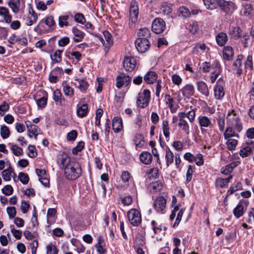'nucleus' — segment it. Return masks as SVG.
I'll return each mask as SVG.
<instances>
[{"instance_id": "obj_1", "label": "nucleus", "mask_w": 254, "mask_h": 254, "mask_svg": "<svg viewBox=\"0 0 254 254\" xmlns=\"http://www.w3.org/2000/svg\"><path fill=\"white\" fill-rule=\"evenodd\" d=\"M60 169L64 170L65 178L68 180H75L81 175L82 169L80 164L72 159L66 153L63 152L57 160Z\"/></svg>"}, {"instance_id": "obj_2", "label": "nucleus", "mask_w": 254, "mask_h": 254, "mask_svg": "<svg viewBox=\"0 0 254 254\" xmlns=\"http://www.w3.org/2000/svg\"><path fill=\"white\" fill-rule=\"evenodd\" d=\"M227 124L229 126H232L235 129L240 132L243 128L242 124L239 114L234 110L231 109L228 112L226 116Z\"/></svg>"}, {"instance_id": "obj_3", "label": "nucleus", "mask_w": 254, "mask_h": 254, "mask_svg": "<svg viewBox=\"0 0 254 254\" xmlns=\"http://www.w3.org/2000/svg\"><path fill=\"white\" fill-rule=\"evenodd\" d=\"M127 217L130 223L134 226H138L141 223V214L136 209L132 208L129 210Z\"/></svg>"}, {"instance_id": "obj_4", "label": "nucleus", "mask_w": 254, "mask_h": 254, "mask_svg": "<svg viewBox=\"0 0 254 254\" xmlns=\"http://www.w3.org/2000/svg\"><path fill=\"white\" fill-rule=\"evenodd\" d=\"M150 100V92L148 89H144L142 93L138 94L136 101L137 106L141 108L147 107Z\"/></svg>"}, {"instance_id": "obj_5", "label": "nucleus", "mask_w": 254, "mask_h": 254, "mask_svg": "<svg viewBox=\"0 0 254 254\" xmlns=\"http://www.w3.org/2000/svg\"><path fill=\"white\" fill-rule=\"evenodd\" d=\"M225 82L223 79L219 78L217 81L216 85L214 86V96L217 100H222L225 95L224 86Z\"/></svg>"}, {"instance_id": "obj_6", "label": "nucleus", "mask_w": 254, "mask_h": 254, "mask_svg": "<svg viewBox=\"0 0 254 254\" xmlns=\"http://www.w3.org/2000/svg\"><path fill=\"white\" fill-rule=\"evenodd\" d=\"M135 43L137 50L140 53L146 52L150 47V42L145 38H138Z\"/></svg>"}, {"instance_id": "obj_7", "label": "nucleus", "mask_w": 254, "mask_h": 254, "mask_svg": "<svg viewBox=\"0 0 254 254\" xmlns=\"http://www.w3.org/2000/svg\"><path fill=\"white\" fill-rule=\"evenodd\" d=\"M153 206L158 213L163 214L165 212L166 199L163 196H159L154 200Z\"/></svg>"}, {"instance_id": "obj_8", "label": "nucleus", "mask_w": 254, "mask_h": 254, "mask_svg": "<svg viewBox=\"0 0 254 254\" xmlns=\"http://www.w3.org/2000/svg\"><path fill=\"white\" fill-rule=\"evenodd\" d=\"M219 7L228 14H231L237 8L236 5L234 2L224 0H221Z\"/></svg>"}, {"instance_id": "obj_9", "label": "nucleus", "mask_w": 254, "mask_h": 254, "mask_svg": "<svg viewBox=\"0 0 254 254\" xmlns=\"http://www.w3.org/2000/svg\"><path fill=\"white\" fill-rule=\"evenodd\" d=\"M131 77L126 73H121L116 77V86L121 88L123 85L127 86L131 82Z\"/></svg>"}, {"instance_id": "obj_10", "label": "nucleus", "mask_w": 254, "mask_h": 254, "mask_svg": "<svg viewBox=\"0 0 254 254\" xmlns=\"http://www.w3.org/2000/svg\"><path fill=\"white\" fill-rule=\"evenodd\" d=\"M25 124L28 131L29 137L32 138L34 135L35 139H37V136L41 131L40 128L37 126L33 124L30 121H26Z\"/></svg>"}, {"instance_id": "obj_11", "label": "nucleus", "mask_w": 254, "mask_h": 254, "mask_svg": "<svg viewBox=\"0 0 254 254\" xmlns=\"http://www.w3.org/2000/svg\"><path fill=\"white\" fill-rule=\"evenodd\" d=\"M165 23L162 18H156L152 23V31L156 34L162 33L165 30Z\"/></svg>"}, {"instance_id": "obj_12", "label": "nucleus", "mask_w": 254, "mask_h": 254, "mask_svg": "<svg viewBox=\"0 0 254 254\" xmlns=\"http://www.w3.org/2000/svg\"><path fill=\"white\" fill-rule=\"evenodd\" d=\"M138 15V7L136 1H132L129 8V21L134 23L137 19Z\"/></svg>"}, {"instance_id": "obj_13", "label": "nucleus", "mask_w": 254, "mask_h": 254, "mask_svg": "<svg viewBox=\"0 0 254 254\" xmlns=\"http://www.w3.org/2000/svg\"><path fill=\"white\" fill-rule=\"evenodd\" d=\"M136 62L135 58L130 56L125 58L123 65L126 71H131L135 68Z\"/></svg>"}, {"instance_id": "obj_14", "label": "nucleus", "mask_w": 254, "mask_h": 254, "mask_svg": "<svg viewBox=\"0 0 254 254\" xmlns=\"http://www.w3.org/2000/svg\"><path fill=\"white\" fill-rule=\"evenodd\" d=\"M74 84L83 93H85L89 87L88 83L84 79H75L74 80Z\"/></svg>"}, {"instance_id": "obj_15", "label": "nucleus", "mask_w": 254, "mask_h": 254, "mask_svg": "<svg viewBox=\"0 0 254 254\" xmlns=\"http://www.w3.org/2000/svg\"><path fill=\"white\" fill-rule=\"evenodd\" d=\"M198 120L201 131H203V127H209L212 126L210 119L207 116H200L198 118Z\"/></svg>"}, {"instance_id": "obj_16", "label": "nucleus", "mask_w": 254, "mask_h": 254, "mask_svg": "<svg viewBox=\"0 0 254 254\" xmlns=\"http://www.w3.org/2000/svg\"><path fill=\"white\" fill-rule=\"evenodd\" d=\"M253 12V6L251 4L246 3L242 5V8L240 11L241 15L250 17Z\"/></svg>"}, {"instance_id": "obj_17", "label": "nucleus", "mask_w": 254, "mask_h": 254, "mask_svg": "<svg viewBox=\"0 0 254 254\" xmlns=\"http://www.w3.org/2000/svg\"><path fill=\"white\" fill-rule=\"evenodd\" d=\"M112 127L114 131L118 133L123 128V122L121 118L116 117L112 120Z\"/></svg>"}, {"instance_id": "obj_18", "label": "nucleus", "mask_w": 254, "mask_h": 254, "mask_svg": "<svg viewBox=\"0 0 254 254\" xmlns=\"http://www.w3.org/2000/svg\"><path fill=\"white\" fill-rule=\"evenodd\" d=\"M182 94L184 96L190 97L193 95L194 93V88L191 84L186 85L181 90Z\"/></svg>"}, {"instance_id": "obj_19", "label": "nucleus", "mask_w": 254, "mask_h": 254, "mask_svg": "<svg viewBox=\"0 0 254 254\" xmlns=\"http://www.w3.org/2000/svg\"><path fill=\"white\" fill-rule=\"evenodd\" d=\"M163 186V183L160 181L152 182L149 184L148 189L150 192L155 193L160 191Z\"/></svg>"}, {"instance_id": "obj_20", "label": "nucleus", "mask_w": 254, "mask_h": 254, "mask_svg": "<svg viewBox=\"0 0 254 254\" xmlns=\"http://www.w3.org/2000/svg\"><path fill=\"white\" fill-rule=\"evenodd\" d=\"M53 99L57 106H63V103L64 102V99L62 98L61 91L56 89L53 92Z\"/></svg>"}, {"instance_id": "obj_21", "label": "nucleus", "mask_w": 254, "mask_h": 254, "mask_svg": "<svg viewBox=\"0 0 254 254\" xmlns=\"http://www.w3.org/2000/svg\"><path fill=\"white\" fill-rule=\"evenodd\" d=\"M157 77V74L154 71H149L144 76V80L148 84H153Z\"/></svg>"}, {"instance_id": "obj_22", "label": "nucleus", "mask_w": 254, "mask_h": 254, "mask_svg": "<svg viewBox=\"0 0 254 254\" xmlns=\"http://www.w3.org/2000/svg\"><path fill=\"white\" fill-rule=\"evenodd\" d=\"M3 179L5 181H9L11 180V177L15 176L16 175L13 171L12 168L9 166V167L4 170L1 173Z\"/></svg>"}, {"instance_id": "obj_23", "label": "nucleus", "mask_w": 254, "mask_h": 254, "mask_svg": "<svg viewBox=\"0 0 254 254\" xmlns=\"http://www.w3.org/2000/svg\"><path fill=\"white\" fill-rule=\"evenodd\" d=\"M221 0H204V4L207 9L212 10L219 7Z\"/></svg>"}, {"instance_id": "obj_24", "label": "nucleus", "mask_w": 254, "mask_h": 254, "mask_svg": "<svg viewBox=\"0 0 254 254\" xmlns=\"http://www.w3.org/2000/svg\"><path fill=\"white\" fill-rule=\"evenodd\" d=\"M216 40L219 46H223L228 41V36L225 33L220 32L216 36Z\"/></svg>"}, {"instance_id": "obj_25", "label": "nucleus", "mask_w": 254, "mask_h": 254, "mask_svg": "<svg viewBox=\"0 0 254 254\" xmlns=\"http://www.w3.org/2000/svg\"><path fill=\"white\" fill-rule=\"evenodd\" d=\"M139 159L140 161L143 164H149L152 161V156L151 153L145 151L140 154Z\"/></svg>"}, {"instance_id": "obj_26", "label": "nucleus", "mask_w": 254, "mask_h": 254, "mask_svg": "<svg viewBox=\"0 0 254 254\" xmlns=\"http://www.w3.org/2000/svg\"><path fill=\"white\" fill-rule=\"evenodd\" d=\"M62 50H57L53 53L50 55V58L52 60V64L59 63L62 61Z\"/></svg>"}, {"instance_id": "obj_27", "label": "nucleus", "mask_w": 254, "mask_h": 254, "mask_svg": "<svg viewBox=\"0 0 254 254\" xmlns=\"http://www.w3.org/2000/svg\"><path fill=\"white\" fill-rule=\"evenodd\" d=\"M197 89L202 94L205 96H208L209 95V90L207 84L204 81H199L197 83Z\"/></svg>"}, {"instance_id": "obj_28", "label": "nucleus", "mask_w": 254, "mask_h": 254, "mask_svg": "<svg viewBox=\"0 0 254 254\" xmlns=\"http://www.w3.org/2000/svg\"><path fill=\"white\" fill-rule=\"evenodd\" d=\"M72 33L74 36V40L75 42H79L82 40L84 38V33L77 29L75 27H73L72 29Z\"/></svg>"}, {"instance_id": "obj_29", "label": "nucleus", "mask_w": 254, "mask_h": 254, "mask_svg": "<svg viewBox=\"0 0 254 254\" xmlns=\"http://www.w3.org/2000/svg\"><path fill=\"white\" fill-rule=\"evenodd\" d=\"M133 141L136 148L142 147L144 144L143 135L140 133L136 134L134 135Z\"/></svg>"}, {"instance_id": "obj_30", "label": "nucleus", "mask_w": 254, "mask_h": 254, "mask_svg": "<svg viewBox=\"0 0 254 254\" xmlns=\"http://www.w3.org/2000/svg\"><path fill=\"white\" fill-rule=\"evenodd\" d=\"M234 51L232 47L226 46L223 50V57L225 60H230L234 56Z\"/></svg>"}, {"instance_id": "obj_31", "label": "nucleus", "mask_w": 254, "mask_h": 254, "mask_svg": "<svg viewBox=\"0 0 254 254\" xmlns=\"http://www.w3.org/2000/svg\"><path fill=\"white\" fill-rule=\"evenodd\" d=\"M8 4L14 13H17L19 11L20 0H9Z\"/></svg>"}, {"instance_id": "obj_32", "label": "nucleus", "mask_w": 254, "mask_h": 254, "mask_svg": "<svg viewBox=\"0 0 254 254\" xmlns=\"http://www.w3.org/2000/svg\"><path fill=\"white\" fill-rule=\"evenodd\" d=\"M165 159L166 161V165L168 167L174 161V155L168 147H167L165 149Z\"/></svg>"}, {"instance_id": "obj_33", "label": "nucleus", "mask_w": 254, "mask_h": 254, "mask_svg": "<svg viewBox=\"0 0 254 254\" xmlns=\"http://www.w3.org/2000/svg\"><path fill=\"white\" fill-rule=\"evenodd\" d=\"M208 48L204 43H197L195 45L192 50V53L197 54L200 52H203L206 50H208Z\"/></svg>"}, {"instance_id": "obj_34", "label": "nucleus", "mask_w": 254, "mask_h": 254, "mask_svg": "<svg viewBox=\"0 0 254 254\" xmlns=\"http://www.w3.org/2000/svg\"><path fill=\"white\" fill-rule=\"evenodd\" d=\"M244 213V206L241 202L233 210V214L237 218L241 217Z\"/></svg>"}, {"instance_id": "obj_35", "label": "nucleus", "mask_w": 254, "mask_h": 254, "mask_svg": "<svg viewBox=\"0 0 254 254\" xmlns=\"http://www.w3.org/2000/svg\"><path fill=\"white\" fill-rule=\"evenodd\" d=\"M77 115L78 117L82 118L85 116L88 113V105L87 104H83L80 107L77 108Z\"/></svg>"}, {"instance_id": "obj_36", "label": "nucleus", "mask_w": 254, "mask_h": 254, "mask_svg": "<svg viewBox=\"0 0 254 254\" xmlns=\"http://www.w3.org/2000/svg\"><path fill=\"white\" fill-rule=\"evenodd\" d=\"M233 127L229 126L227 127L224 132V135L225 139H227L232 137L237 136L238 137V135L236 134L235 131L233 129Z\"/></svg>"}, {"instance_id": "obj_37", "label": "nucleus", "mask_w": 254, "mask_h": 254, "mask_svg": "<svg viewBox=\"0 0 254 254\" xmlns=\"http://www.w3.org/2000/svg\"><path fill=\"white\" fill-rule=\"evenodd\" d=\"M179 127L184 131L187 134H189L190 132L189 130V125L186 120H179L178 123Z\"/></svg>"}, {"instance_id": "obj_38", "label": "nucleus", "mask_w": 254, "mask_h": 254, "mask_svg": "<svg viewBox=\"0 0 254 254\" xmlns=\"http://www.w3.org/2000/svg\"><path fill=\"white\" fill-rule=\"evenodd\" d=\"M179 16L183 18H188L190 16L191 13L190 10L186 7L182 6L178 10Z\"/></svg>"}, {"instance_id": "obj_39", "label": "nucleus", "mask_w": 254, "mask_h": 254, "mask_svg": "<svg viewBox=\"0 0 254 254\" xmlns=\"http://www.w3.org/2000/svg\"><path fill=\"white\" fill-rule=\"evenodd\" d=\"M162 129L163 132L166 138L169 137L170 135V127L169 122L167 120H163L162 122Z\"/></svg>"}, {"instance_id": "obj_40", "label": "nucleus", "mask_w": 254, "mask_h": 254, "mask_svg": "<svg viewBox=\"0 0 254 254\" xmlns=\"http://www.w3.org/2000/svg\"><path fill=\"white\" fill-rule=\"evenodd\" d=\"M105 243L104 240L102 239H99L98 243L95 245L97 252L100 254H103L106 252V249L104 248Z\"/></svg>"}, {"instance_id": "obj_41", "label": "nucleus", "mask_w": 254, "mask_h": 254, "mask_svg": "<svg viewBox=\"0 0 254 254\" xmlns=\"http://www.w3.org/2000/svg\"><path fill=\"white\" fill-rule=\"evenodd\" d=\"M211 69H212V72L214 73H217L220 74L222 71V69L221 68L220 64L218 61H215L213 64H211Z\"/></svg>"}, {"instance_id": "obj_42", "label": "nucleus", "mask_w": 254, "mask_h": 254, "mask_svg": "<svg viewBox=\"0 0 254 254\" xmlns=\"http://www.w3.org/2000/svg\"><path fill=\"white\" fill-rule=\"evenodd\" d=\"M103 34L107 42L106 45L105 46L106 47H110L113 44L112 35L108 31H104L103 32Z\"/></svg>"}, {"instance_id": "obj_43", "label": "nucleus", "mask_w": 254, "mask_h": 254, "mask_svg": "<svg viewBox=\"0 0 254 254\" xmlns=\"http://www.w3.org/2000/svg\"><path fill=\"white\" fill-rule=\"evenodd\" d=\"M34 18L30 16H27L24 18L25 24L28 26H31L33 25L37 20L38 16L36 13H34Z\"/></svg>"}, {"instance_id": "obj_44", "label": "nucleus", "mask_w": 254, "mask_h": 254, "mask_svg": "<svg viewBox=\"0 0 254 254\" xmlns=\"http://www.w3.org/2000/svg\"><path fill=\"white\" fill-rule=\"evenodd\" d=\"M150 34V30L146 28L140 29L137 34L138 38H145L147 39L149 37Z\"/></svg>"}, {"instance_id": "obj_45", "label": "nucleus", "mask_w": 254, "mask_h": 254, "mask_svg": "<svg viewBox=\"0 0 254 254\" xmlns=\"http://www.w3.org/2000/svg\"><path fill=\"white\" fill-rule=\"evenodd\" d=\"M68 15H62L59 17V25L61 27H63L64 26H68L69 23L67 21L68 19Z\"/></svg>"}, {"instance_id": "obj_46", "label": "nucleus", "mask_w": 254, "mask_h": 254, "mask_svg": "<svg viewBox=\"0 0 254 254\" xmlns=\"http://www.w3.org/2000/svg\"><path fill=\"white\" fill-rule=\"evenodd\" d=\"M242 189V184L240 182H237L235 186L231 187L228 190L227 192V195H230L233 193L235 191Z\"/></svg>"}, {"instance_id": "obj_47", "label": "nucleus", "mask_w": 254, "mask_h": 254, "mask_svg": "<svg viewBox=\"0 0 254 254\" xmlns=\"http://www.w3.org/2000/svg\"><path fill=\"white\" fill-rule=\"evenodd\" d=\"M238 144V141L234 139L228 138L226 142L227 148L230 150H233L235 149Z\"/></svg>"}, {"instance_id": "obj_48", "label": "nucleus", "mask_w": 254, "mask_h": 254, "mask_svg": "<svg viewBox=\"0 0 254 254\" xmlns=\"http://www.w3.org/2000/svg\"><path fill=\"white\" fill-rule=\"evenodd\" d=\"M187 29L191 33H195L198 30V24L197 22L193 21L191 23H190Z\"/></svg>"}, {"instance_id": "obj_49", "label": "nucleus", "mask_w": 254, "mask_h": 254, "mask_svg": "<svg viewBox=\"0 0 254 254\" xmlns=\"http://www.w3.org/2000/svg\"><path fill=\"white\" fill-rule=\"evenodd\" d=\"M63 91L66 96L71 97L74 94V90L70 86L68 85H64L63 86Z\"/></svg>"}, {"instance_id": "obj_50", "label": "nucleus", "mask_w": 254, "mask_h": 254, "mask_svg": "<svg viewBox=\"0 0 254 254\" xmlns=\"http://www.w3.org/2000/svg\"><path fill=\"white\" fill-rule=\"evenodd\" d=\"M18 178L20 181L24 185L28 184L29 178L27 174L23 172H20L18 175Z\"/></svg>"}, {"instance_id": "obj_51", "label": "nucleus", "mask_w": 254, "mask_h": 254, "mask_svg": "<svg viewBox=\"0 0 254 254\" xmlns=\"http://www.w3.org/2000/svg\"><path fill=\"white\" fill-rule=\"evenodd\" d=\"M74 20L79 23L83 24L85 23L86 20L83 14L80 13H77L74 15Z\"/></svg>"}, {"instance_id": "obj_52", "label": "nucleus", "mask_w": 254, "mask_h": 254, "mask_svg": "<svg viewBox=\"0 0 254 254\" xmlns=\"http://www.w3.org/2000/svg\"><path fill=\"white\" fill-rule=\"evenodd\" d=\"M251 152L252 149L250 147H244L240 151V155L242 157H245L251 154Z\"/></svg>"}, {"instance_id": "obj_53", "label": "nucleus", "mask_w": 254, "mask_h": 254, "mask_svg": "<svg viewBox=\"0 0 254 254\" xmlns=\"http://www.w3.org/2000/svg\"><path fill=\"white\" fill-rule=\"evenodd\" d=\"M0 133L3 138H8L9 135V130L8 127L5 126H2L0 128Z\"/></svg>"}, {"instance_id": "obj_54", "label": "nucleus", "mask_w": 254, "mask_h": 254, "mask_svg": "<svg viewBox=\"0 0 254 254\" xmlns=\"http://www.w3.org/2000/svg\"><path fill=\"white\" fill-rule=\"evenodd\" d=\"M11 150L15 156H19L23 153L22 149L17 145H13L11 147Z\"/></svg>"}, {"instance_id": "obj_55", "label": "nucleus", "mask_w": 254, "mask_h": 254, "mask_svg": "<svg viewBox=\"0 0 254 254\" xmlns=\"http://www.w3.org/2000/svg\"><path fill=\"white\" fill-rule=\"evenodd\" d=\"M37 104L38 106L41 108H44L47 103V98L43 97L37 100Z\"/></svg>"}, {"instance_id": "obj_56", "label": "nucleus", "mask_w": 254, "mask_h": 254, "mask_svg": "<svg viewBox=\"0 0 254 254\" xmlns=\"http://www.w3.org/2000/svg\"><path fill=\"white\" fill-rule=\"evenodd\" d=\"M2 193L7 195H11L13 193V188L9 185H6L2 190Z\"/></svg>"}, {"instance_id": "obj_57", "label": "nucleus", "mask_w": 254, "mask_h": 254, "mask_svg": "<svg viewBox=\"0 0 254 254\" xmlns=\"http://www.w3.org/2000/svg\"><path fill=\"white\" fill-rule=\"evenodd\" d=\"M7 213L10 219L15 217L16 214V211L15 207H8L6 209Z\"/></svg>"}, {"instance_id": "obj_58", "label": "nucleus", "mask_w": 254, "mask_h": 254, "mask_svg": "<svg viewBox=\"0 0 254 254\" xmlns=\"http://www.w3.org/2000/svg\"><path fill=\"white\" fill-rule=\"evenodd\" d=\"M184 158L190 163L196 161V157L190 152L186 153L184 155Z\"/></svg>"}, {"instance_id": "obj_59", "label": "nucleus", "mask_w": 254, "mask_h": 254, "mask_svg": "<svg viewBox=\"0 0 254 254\" xmlns=\"http://www.w3.org/2000/svg\"><path fill=\"white\" fill-rule=\"evenodd\" d=\"M58 250L54 245H48L47 246L46 254H58Z\"/></svg>"}, {"instance_id": "obj_60", "label": "nucleus", "mask_w": 254, "mask_h": 254, "mask_svg": "<svg viewBox=\"0 0 254 254\" xmlns=\"http://www.w3.org/2000/svg\"><path fill=\"white\" fill-rule=\"evenodd\" d=\"M51 72L53 74L57 76L59 78H60L62 75L64 74V71L62 68L59 67H57L55 68Z\"/></svg>"}, {"instance_id": "obj_61", "label": "nucleus", "mask_w": 254, "mask_h": 254, "mask_svg": "<svg viewBox=\"0 0 254 254\" xmlns=\"http://www.w3.org/2000/svg\"><path fill=\"white\" fill-rule=\"evenodd\" d=\"M165 100L166 104H168L170 108L172 109L175 102L173 98H172L170 95L167 94L165 96Z\"/></svg>"}, {"instance_id": "obj_62", "label": "nucleus", "mask_w": 254, "mask_h": 254, "mask_svg": "<svg viewBox=\"0 0 254 254\" xmlns=\"http://www.w3.org/2000/svg\"><path fill=\"white\" fill-rule=\"evenodd\" d=\"M172 80L173 83L177 85H180L182 82V78L178 74H173L172 76Z\"/></svg>"}, {"instance_id": "obj_63", "label": "nucleus", "mask_w": 254, "mask_h": 254, "mask_svg": "<svg viewBox=\"0 0 254 254\" xmlns=\"http://www.w3.org/2000/svg\"><path fill=\"white\" fill-rule=\"evenodd\" d=\"M77 136V132L75 130H72L67 133V139L69 141H74Z\"/></svg>"}, {"instance_id": "obj_64", "label": "nucleus", "mask_w": 254, "mask_h": 254, "mask_svg": "<svg viewBox=\"0 0 254 254\" xmlns=\"http://www.w3.org/2000/svg\"><path fill=\"white\" fill-rule=\"evenodd\" d=\"M130 174L127 171H123L121 175V179L124 182H128L130 179Z\"/></svg>"}]
</instances>
